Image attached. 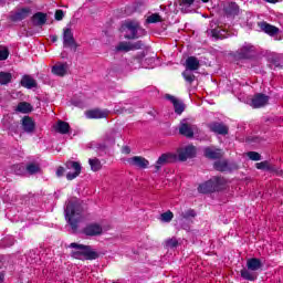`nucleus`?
Segmentation results:
<instances>
[{
	"label": "nucleus",
	"mask_w": 283,
	"mask_h": 283,
	"mask_svg": "<svg viewBox=\"0 0 283 283\" xmlns=\"http://www.w3.org/2000/svg\"><path fill=\"white\" fill-rule=\"evenodd\" d=\"M65 219L71 226L73 231L78 230V222L83 221V207L78 203L77 199H72L66 202L64 210Z\"/></svg>",
	"instance_id": "f257e3e1"
},
{
	"label": "nucleus",
	"mask_w": 283,
	"mask_h": 283,
	"mask_svg": "<svg viewBox=\"0 0 283 283\" xmlns=\"http://www.w3.org/2000/svg\"><path fill=\"white\" fill-rule=\"evenodd\" d=\"M67 249H72L71 256L75 260H97L98 258V252L90 245L71 243Z\"/></svg>",
	"instance_id": "f03ea898"
},
{
	"label": "nucleus",
	"mask_w": 283,
	"mask_h": 283,
	"mask_svg": "<svg viewBox=\"0 0 283 283\" xmlns=\"http://www.w3.org/2000/svg\"><path fill=\"white\" fill-rule=\"evenodd\" d=\"M120 32L125 33V39H138L145 34V30L140 28V22L136 20H127L120 27Z\"/></svg>",
	"instance_id": "7ed1b4c3"
},
{
	"label": "nucleus",
	"mask_w": 283,
	"mask_h": 283,
	"mask_svg": "<svg viewBox=\"0 0 283 283\" xmlns=\"http://www.w3.org/2000/svg\"><path fill=\"white\" fill-rule=\"evenodd\" d=\"M198 216L196 210L193 209H186L179 213V222L181 224V229H185V231H189V228L191 224H193V219Z\"/></svg>",
	"instance_id": "20e7f679"
},
{
	"label": "nucleus",
	"mask_w": 283,
	"mask_h": 283,
	"mask_svg": "<svg viewBox=\"0 0 283 283\" xmlns=\"http://www.w3.org/2000/svg\"><path fill=\"white\" fill-rule=\"evenodd\" d=\"M178 160V155L174 153L163 154L155 164V171H160L165 165H169L171 163H176Z\"/></svg>",
	"instance_id": "39448f33"
},
{
	"label": "nucleus",
	"mask_w": 283,
	"mask_h": 283,
	"mask_svg": "<svg viewBox=\"0 0 283 283\" xmlns=\"http://www.w3.org/2000/svg\"><path fill=\"white\" fill-rule=\"evenodd\" d=\"M65 167L69 169V172L66 174L67 180H74V178H78V176H81V171L83 169V167H81V163L66 161Z\"/></svg>",
	"instance_id": "423d86ee"
},
{
	"label": "nucleus",
	"mask_w": 283,
	"mask_h": 283,
	"mask_svg": "<svg viewBox=\"0 0 283 283\" xmlns=\"http://www.w3.org/2000/svg\"><path fill=\"white\" fill-rule=\"evenodd\" d=\"M197 129L198 127L191 123H188L187 119H182L179 124V134L186 138H193V134Z\"/></svg>",
	"instance_id": "0eeeda50"
},
{
	"label": "nucleus",
	"mask_w": 283,
	"mask_h": 283,
	"mask_svg": "<svg viewBox=\"0 0 283 283\" xmlns=\"http://www.w3.org/2000/svg\"><path fill=\"white\" fill-rule=\"evenodd\" d=\"M143 49V41L137 42H119L115 50L116 52H132L134 50H142Z\"/></svg>",
	"instance_id": "6e6552de"
},
{
	"label": "nucleus",
	"mask_w": 283,
	"mask_h": 283,
	"mask_svg": "<svg viewBox=\"0 0 283 283\" xmlns=\"http://www.w3.org/2000/svg\"><path fill=\"white\" fill-rule=\"evenodd\" d=\"M196 156V147L192 145L179 148L177 150V160L185 163L188 158H193Z\"/></svg>",
	"instance_id": "1a4fd4ad"
},
{
	"label": "nucleus",
	"mask_w": 283,
	"mask_h": 283,
	"mask_svg": "<svg viewBox=\"0 0 283 283\" xmlns=\"http://www.w3.org/2000/svg\"><path fill=\"white\" fill-rule=\"evenodd\" d=\"M235 56L237 59H253V56H255V46L244 44L237 51Z\"/></svg>",
	"instance_id": "9d476101"
},
{
	"label": "nucleus",
	"mask_w": 283,
	"mask_h": 283,
	"mask_svg": "<svg viewBox=\"0 0 283 283\" xmlns=\"http://www.w3.org/2000/svg\"><path fill=\"white\" fill-rule=\"evenodd\" d=\"M253 109H260V107H266L269 105V96L262 93L255 94L250 103Z\"/></svg>",
	"instance_id": "9b49d317"
},
{
	"label": "nucleus",
	"mask_w": 283,
	"mask_h": 283,
	"mask_svg": "<svg viewBox=\"0 0 283 283\" xmlns=\"http://www.w3.org/2000/svg\"><path fill=\"white\" fill-rule=\"evenodd\" d=\"M126 163L130 166V167H136L137 169H147V167H149V160H147L145 157L143 156H134L130 157L126 160Z\"/></svg>",
	"instance_id": "f8f14e48"
},
{
	"label": "nucleus",
	"mask_w": 283,
	"mask_h": 283,
	"mask_svg": "<svg viewBox=\"0 0 283 283\" xmlns=\"http://www.w3.org/2000/svg\"><path fill=\"white\" fill-rule=\"evenodd\" d=\"M82 233L90 238L103 234V226L98 223H90L83 230Z\"/></svg>",
	"instance_id": "ddd939ff"
},
{
	"label": "nucleus",
	"mask_w": 283,
	"mask_h": 283,
	"mask_svg": "<svg viewBox=\"0 0 283 283\" xmlns=\"http://www.w3.org/2000/svg\"><path fill=\"white\" fill-rule=\"evenodd\" d=\"M63 46L64 48H73L76 50V41L74 40V33H72V29L66 28L63 30Z\"/></svg>",
	"instance_id": "4468645a"
},
{
	"label": "nucleus",
	"mask_w": 283,
	"mask_h": 283,
	"mask_svg": "<svg viewBox=\"0 0 283 283\" xmlns=\"http://www.w3.org/2000/svg\"><path fill=\"white\" fill-rule=\"evenodd\" d=\"M210 132L214 134H220L221 136H227L229 134V126L223 123L213 122L208 125Z\"/></svg>",
	"instance_id": "2eb2a0df"
},
{
	"label": "nucleus",
	"mask_w": 283,
	"mask_h": 283,
	"mask_svg": "<svg viewBox=\"0 0 283 283\" xmlns=\"http://www.w3.org/2000/svg\"><path fill=\"white\" fill-rule=\"evenodd\" d=\"M22 129L25 134H34V129H36V124L34 119L30 116H24L21 120Z\"/></svg>",
	"instance_id": "dca6fc26"
},
{
	"label": "nucleus",
	"mask_w": 283,
	"mask_h": 283,
	"mask_svg": "<svg viewBox=\"0 0 283 283\" xmlns=\"http://www.w3.org/2000/svg\"><path fill=\"white\" fill-rule=\"evenodd\" d=\"M245 266L250 269V271L258 273V271H262L264 263H262V260L258 258H251L247 260Z\"/></svg>",
	"instance_id": "f3484780"
},
{
	"label": "nucleus",
	"mask_w": 283,
	"mask_h": 283,
	"mask_svg": "<svg viewBox=\"0 0 283 283\" xmlns=\"http://www.w3.org/2000/svg\"><path fill=\"white\" fill-rule=\"evenodd\" d=\"M32 10L30 8H22L18 10L15 13L11 14L12 21H23V19H28L30 17Z\"/></svg>",
	"instance_id": "a211bd4d"
},
{
	"label": "nucleus",
	"mask_w": 283,
	"mask_h": 283,
	"mask_svg": "<svg viewBox=\"0 0 283 283\" xmlns=\"http://www.w3.org/2000/svg\"><path fill=\"white\" fill-rule=\"evenodd\" d=\"M241 277L248 282H255L258 280V272L249 269L247 265L241 271Z\"/></svg>",
	"instance_id": "6ab92c4d"
},
{
	"label": "nucleus",
	"mask_w": 283,
	"mask_h": 283,
	"mask_svg": "<svg viewBox=\"0 0 283 283\" xmlns=\"http://www.w3.org/2000/svg\"><path fill=\"white\" fill-rule=\"evenodd\" d=\"M85 114L86 118H107V116H109L108 111H103L98 108L87 111Z\"/></svg>",
	"instance_id": "aec40b11"
},
{
	"label": "nucleus",
	"mask_w": 283,
	"mask_h": 283,
	"mask_svg": "<svg viewBox=\"0 0 283 283\" xmlns=\"http://www.w3.org/2000/svg\"><path fill=\"white\" fill-rule=\"evenodd\" d=\"M200 69V60L196 56H189L186 60V70L190 72H196V70Z\"/></svg>",
	"instance_id": "412c9836"
},
{
	"label": "nucleus",
	"mask_w": 283,
	"mask_h": 283,
	"mask_svg": "<svg viewBox=\"0 0 283 283\" xmlns=\"http://www.w3.org/2000/svg\"><path fill=\"white\" fill-rule=\"evenodd\" d=\"M168 101H170L175 107V112L180 116L182 112H185V103L182 101L176 98L175 96L167 95Z\"/></svg>",
	"instance_id": "4be33fe9"
},
{
	"label": "nucleus",
	"mask_w": 283,
	"mask_h": 283,
	"mask_svg": "<svg viewBox=\"0 0 283 283\" xmlns=\"http://www.w3.org/2000/svg\"><path fill=\"white\" fill-rule=\"evenodd\" d=\"M199 193H213L216 191V186H213V181L208 180L198 187Z\"/></svg>",
	"instance_id": "5701e85b"
},
{
	"label": "nucleus",
	"mask_w": 283,
	"mask_h": 283,
	"mask_svg": "<svg viewBox=\"0 0 283 283\" xmlns=\"http://www.w3.org/2000/svg\"><path fill=\"white\" fill-rule=\"evenodd\" d=\"M260 28L263 32H265V34H269L270 36H275V34L280 32V29H277V27H273L266 22H262L260 24Z\"/></svg>",
	"instance_id": "b1692460"
},
{
	"label": "nucleus",
	"mask_w": 283,
	"mask_h": 283,
	"mask_svg": "<svg viewBox=\"0 0 283 283\" xmlns=\"http://www.w3.org/2000/svg\"><path fill=\"white\" fill-rule=\"evenodd\" d=\"M52 73L55 76H65L67 74V63H59L52 67Z\"/></svg>",
	"instance_id": "393cba45"
},
{
	"label": "nucleus",
	"mask_w": 283,
	"mask_h": 283,
	"mask_svg": "<svg viewBox=\"0 0 283 283\" xmlns=\"http://www.w3.org/2000/svg\"><path fill=\"white\" fill-rule=\"evenodd\" d=\"M32 21L34 25H38L41 28L42 25H45L48 21V14L43 12H38L33 15Z\"/></svg>",
	"instance_id": "a878e982"
},
{
	"label": "nucleus",
	"mask_w": 283,
	"mask_h": 283,
	"mask_svg": "<svg viewBox=\"0 0 283 283\" xmlns=\"http://www.w3.org/2000/svg\"><path fill=\"white\" fill-rule=\"evenodd\" d=\"M21 85L27 90H32V87H36V80H33L30 75H24L21 80Z\"/></svg>",
	"instance_id": "bb28decb"
},
{
	"label": "nucleus",
	"mask_w": 283,
	"mask_h": 283,
	"mask_svg": "<svg viewBox=\"0 0 283 283\" xmlns=\"http://www.w3.org/2000/svg\"><path fill=\"white\" fill-rule=\"evenodd\" d=\"M226 14H229L230 17H235L240 12V7H238V3L235 2H230L226 8H224Z\"/></svg>",
	"instance_id": "cd10ccee"
},
{
	"label": "nucleus",
	"mask_w": 283,
	"mask_h": 283,
	"mask_svg": "<svg viewBox=\"0 0 283 283\" xmlns=\"http://www.w3.org/2000/svg\"><path fill=\"white\" fill-rule=\"evenodd\" d=\"M205 156H206V158L216 160V159L220 158V156H221L220 149L207 147V148H205Z\"/></svg>",
	"instance_id": "c85d7f7f"
},
{
	"label": "nucleus",
	"mask_w": 283,
	"mask_h": 283,
	"mask_svg": "<svg viewBox=\"0 0 283 283\" xmlns=\"http://www.w3.org/2000/svg\"><path fill=\"white\" fill-rule=\"evenodd\" d=\"M15 112H20V114H30V112H32V105L28 102H21L18 104Z\"/></svg>",
	"instance_id": "c756f323"
},
{
	"label": "nucleus",
	"mask_w": 283,
	"mask_h": 283,
	"mask_svg": "<svg viewBox=\"0 0 283 283\" xmlns=\"http://www.w3.org/2000/svg\"><path fill=\"white\" fill-rule=\"evenodd\" d=\"M210 180L213 182L214 191H220V189H222L227 182V180H224L222 177H213Z\"/></svg>",
	"instance_id": "7c9ffc66"
},
{
	"label": "nucleus",
	"mask_w": 283,
	"mask_h": 283,
	"mask_svg": "<svg viewBox=\"0 0 283 283\" xmlns=\"http://www.w3.org/2000/svg\"><path fill=\"white\" fill-rule=\"evenodd\" d=\"M27 171L31 176H34V174H40L41 172V166L36 163H30L27 165Z\"/></svg>",
	"instance_id": "2f4dec72"
},
{
	"label": "nucleus",
	"mask_w": 283,
	"mask_h": 283,
	"mask_svg": "<svg viewBox=\"0 0 283 283\" xmlns=\"http://www.w3.org/2000/svg\"><path fill=\"white\" fill-rule=\"evenodd\" d=\"M55 129L60 134H67V132H70V124H67L66 122L60 120L57 122Z\"/></svg>",
	"instance_id": "473e14b6"
},
{
	"label": "nucleus",
	"mask_w": 283,
	"mask_h": 283,
	"mask_svg": "<svg viewBox=\"0 0 283 283\" xmlns=\"http://www.w3.org/2000/svg\"><path fill=\"white\" fill-rule=\"evenodd\" d=\"M88 164L91 166L92 171H101L103 165L98 158L88 159Z\"/></svg>",
	"instance_id": "72a5a7b5"
},
{
	"label": "nucleus",
	"mask_w": 283,
	"mask_h": 283,
	"mask_svg": "<svg viewBox=\"0 0 283 283\" xmlns=\"http://www.w3.org/2000/svg\"><path fill=\"white\" fill-rule=\"evenodd\" d=\"M12 81V74L0 72V85H8Z\"/></svg>",
	"instance_id": "f704fd0d"
},
{
	"label": "nucleus",
	"mask_w": 283,
	"mask_h": 283,
	"mask_svg": "<svg viewBox=\"0 0 283 283\" xmlns=\"http://www.w3.org/2000/svg\"><path fill=\"white\" fill-rule=\"evenodd\" d=\"M163 21V18L158 13H153L147 17L146 23H160Z\"/></svg>",
	"instance_id": "c9c22d12"
},
{
	"label": "nucleus",
	"mask_w": 283,
	"mask_h": 283,
	"mask_svg": "<svg viewBox=\"0 0 283 283\" xmlns=\"http://www.w3.org/2000/svg\"><path fill=\"white\" fill-rule=\"evenodd\" d=\"M182 76L187 83H192L196 81V75H193V73L187 69L182 72Z\"/></svg>",
	"instance_id": "e433bc0d"
},
{
	"label": "nucleus",
	"mask_w": 283,
	"mask_h": 283,
	"mask_svg": "<svg viewBox=\"0 0 283 283\" xmlns=\"http://www.w3.org/2000/svg\"><path fill=\"white\" fill-rule=\"evenodd\" d=\"M161 222H171L174 220V212L171 210H168L160 216Z\"/></svg>",
	"instance_id": "4c0bfd02"
},
{
	"label": "nucleus",
	"mask_w": 283,
	"mask_h": 283,
	"mask_svg": "<svg viewBox=\"0 0 283 283\" xmlns=\"http://www.w3.org/2000/svg\"><path fill=\"white\" fill-rule=\"evenodd\" d=\"M256 169H261L262 171H270L271 169V164H269L268 160L261 161L255 164Z\"/></svg>",
	"instance_id": "58836bf2"
},
{
	"label": "nucleus",
	"mask_w": 283,
	"mask_h": 283,
	"mask_svg": "<svg viewBox=\"0 0 283 283\" xmlns=\"http://www.w3.org/2000/svg\"><path fill=\"white\" fill-rule=\"evenodd\" d=\"M196 0H180L179 6L181 7L182 11H187V8H191V6H193Z\"/></svg>",
	"instance_id": "ea45409f"
},
{
	"label": "nucleus",
	"mask_w": 283,
	"mask_h": 283,
	"mask_svg": "<svg viewBox=\"0 0 283 283\" xmlns=\"http://www.w3.org/2000/svg\"><path fill=\"white\" fill-rule=\"evenodd\" d=\"M247 156L248 158H250V160H254V161L262 160V155H260L256 151H249L247 153Z\"/></svg>",
	"instance_id": "a19ab883"
},
{
	"label": "nucleus",
	"mask_w": 283,
	"mask_h": 283,
	"mask_svg": "<svg viewBox=\"0 0 283 283\" xmlns=\"http://www.w3.org/2000/svg\"><path fill=\"white\" fill-rule=\"evenodd\" d=\"M214 168L217 169V171H227V163L216 161L214 163Z\"/></svg>",
	"instance_id": "79ce46f5"
},
{
	"label": "nucleus",
	"mask_w": 283,
	"mask_h": 283,
	"mask_svg": "<svg viewBox=\"0 0 283 283\" xmlns=\"http://www.w3.org/2000/svg\"><path fill=\"white\" fill-rule=\"evenodd\" d=\"M10 56V51L7 48L0 49V61H6Z\"/></svg>",
	"instance_id": "37998d69"
},
{
	"label": "nucleus",
	"mask_w": 283,
	"mask_h": 283,
	"mask_svg": "<svg viewBox=\"0 0 283 283\" xmlns=\"http://www.w3.org/2000/svg\"><path fill=\"white\" fill-rule=\"evenodd\" d=\"M115 142H116L115 133H111L109 135H106V143H108V145H114Z\"/></svg>",
	"instance_id": "c03bdc74"
},
{
	"label": "nucleus",
	"mask_w": 283,
	"mask_h": 283,
	"mask_svg": "<svg viewBox=\"0 0 283 283\" xmlns=\"http://www.w3.org/2000/svg\"><path fill=\"white\" fill-rule=\"evenodd\" d=\"M63 17H65V13L63 12V10L55 11V20L56 21H63Z\"/></svg>",
	"instance_id": "a18cd8bd"
},
{
	"label": "nucleus",
	"mask_w": 283,
	"mask_h": 283,
	"mask_svg": "<svg viewBox=\"0 0 283 283\" xmlns=\"http://www.w3.org/2000/svg\"><path fill=\"white\" fill-rule=\"evenodd\" d=\"M209 32L212 34L214 39H220V30L218 29H210Z\"/></svg>",
	"instance_id": "49530a36"
},
{
	"label": "nucleus",
	"mask_w": 283,
	"mask_h": 283,
	"mask_svg": "<svg viewBox=\"0 0 283 283\" xmlns=\"http://www.w3.org/2000/svg\"><path fill=\"white\" fill-rule=\"evenodd\" d=\"M167 247L174 249L175 247H178V241H176V239H170L167 241Z\"/></svg>",
	"instance_id": "de8ad7c7"
},
{
	"label": "nucleus",
	"mask_w": 283,
	"mask_h": 283,
	"mask_svg": "<svg viewBox=\"0 0 283 283\" xmlns=\"http://www.w3.org/2000/svg\"><path fill=\"white\" fill-rule=\"evenodd\" d=\"M122 154H132V148H129V146H123L122 147Z\"/></svg>",
	"instance_id": "09e8293b"
},
{
	"label": "nucleus",
	"mask_w": 283,
	"mask_h": 283,
	"mask_svg": "<svg viewBox=\"0 0 283 283\" xmlns=\"http://www.w3.org/2000/svg\"><path fill=\"white\" fill-rule=\"evenodd\" d=\"M63 174H65V168L59 167L56 170L57 178H61V176H63Z\"/></svg>",
	"instance_id": "8fccbe9b"
},
{
	"label": "nucleus",
	"mask_w": 283,
	"mask_h": 283,
	"mask_svg": "<svg viewBox=\"0 0 283 283\" xmlns=\"http://www.w3.org/2000/svg\"><path fill=\"white\" fill-rule=\"evenodd\" d=\"M51 41H52V43H56V41H59V36L51 35Z\"/></svg>",
	"instance_id": "3c124183"
},
{
	"label": "nucleus",
	"mask_w": 283,
	"mask_h": 283,
	"mask_svg": "<svg viewBox=\"0 0 283 283\" xmlns=\"http://www.w3.org/2000/svg\"><path fill=\"white\" fill-rule=\"evenodd\" d=\"M266 1V3H277V1H280V0H265Z\"/></svg>",
	"instance_id": "603ef678"
},
{
	"label": "nucleus",
	"mask_w": 283,
	"mask_h": 283,
	"mask_svg": "<svg viewBox=\"0 0 283 283\" xmlns=\"http://www.w3.org/2000/svg\"><path fill=\"white\" fill-rule=\"evenodd\" d=\"M3 277H4L3 273L0 272V282H3Z\"/></svg>",
	"instance_id": "864d4df0"
},
{
	"label": "nucleus",
	"mask_w": 283,
	"mask_h": 283,
	"mask_svg": "<svg viewBox=\"0 0 283 283\" xmlns=\"http://www.w3.org/2000/svg\"><path fill=\"white\" fill-rule=\"evenodd\" d=\"M6 3V0H0V6H3Z\"/></svg>",
	"instance_id": "5fc2aeb1"
},
{
	"label": "nucleus",
	"mask_w": 283,
	"mask_h": 283,
	"mask_svg": "<svg viewBox=\"0 0 283 283\" xmlns=\"http://www.w3.org/2000/svg\"><path fill=\"white\" fill-rule=\"evenodd\" d=\"M275 67H280V64L277 62H274Z\"/></svg>",
	"instance_id": "6e6d98bb"
},
{
	"label": "nucleus",
	"mask_w": 283,
	"mask_h": 283,
	"mask_svg": "<svg viewBox=\"0 0 283 283\" xmlns=\"http://www.w3.org/2000/svg\"><path fill=\"white\" fill-rule=\"evenodd\" d=\"M203 1V3H209V0H202Z\"/></svg>",
	"instance_id": "4d7b16f0"
}]
</instances>
